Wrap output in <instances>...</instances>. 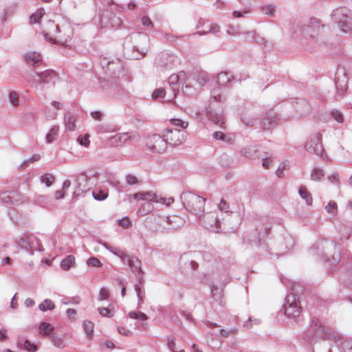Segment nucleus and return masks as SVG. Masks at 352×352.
<instances>
[{
	"label": "nucleus",
	"instance_id": "c85d7f7f",
	"mask_svg": "<svg viewBox=\"0 0 352 352\" xmlns=\"http://www.w3.org/2000/svg\"><path fill=\"white\" fill-rule=\"evenodd\" d=\"M55 305L53 301L50 299H45L41 303L38 305V309L43 311H52L54 309Z\"/></svg>",
	"mask_w": 352,
	"mask_h": 352
},
{
	"label": "nucleus",
	"instance_id": "b1692460",
	"mask_svg": "<svg viewBox=\"0 0 352 352\" xmlns=\"http://www.w3.org/2000/svg\"><path fill=\"white\" fill-rule=\"evenodd\" d=\"M153 201H146V202L142 204L137 211V214L139 217L145 216L153 210Z\"/></svg>",
	"mask_w": 352,
	"mask_h": 352
},
{
	"label": "nucleus",
	"instance_id": "2f4dec72",
	"mask_svg": "<svg viewBox=\"0 0 352 352\" xmlns=\"http://www.w3.org/2000/svg\"><path fill=\"white\" fill-rule=\"evenodd\" d=\"M45 14V10L41 8L36 10V12L33 13L30 16V23L34 24L39 22V20Z\"/></svg>",
	"mask_w": 352,
	"mask_h": 352
},
{
	"label": "nucleus",
	"instance_id": "20e7f679",
	"mask_svg": "<svg viewBox=\"0 0 352 352\" xmlns=\"http://www.w3.org/2000/svg\"><path fill=\"white\" fill-rule=\"evenodd\" d=\"M181 200L184 207L195 215H200L204 211L206 199L201 196L185 192L181 195Z\"/></svg>",
	"mask_w": 352,
	"mask_h": 352
},
{
	"label": "nucleus",
	"instance_id": "f704fd0d",
	"mask_svg": "<svg viewBox=\"0 0 352 352\" xmlns=\"http://www.w3.org/2000/svg\"><path fill=\"white\" fill-rule=\"evenodd\" d=\"M59 127L58 126L54 125L53 126L50 131L46 135V140L47 143H52L56 135H57L58 132Z\"/></svg>",
	"mask_w": 352,
	"mask_h": 352
},
{
	"label": "nucleus",
	"instance_id": "f8f14e48",
	"mask_svg": "<svg viewBox=\"0 0 352 352\" xmlns=\"http://www.w3.org/2000/svg\"><path fill=\"white\" fill-rule=\"evenodd\" d=\"M199 216L200 221L203 223L207 230L216 233L220 232L221 221L215 212H210Z\"/></svg>",
	"mask_w": 352,
	"mask_h": 352
},
{
	"label": "nucleus",
	"instance_id": "c756f323",
	"mask_svg": "<svg viewBox=\"0 0 352 352\" xmlns=\"http://www.w3.org/2000/svg\"><path fill=\"white\" fill-rule=\"evenodd\" d=\"M185 76V72L184 71L180 72L178 74H173L168 78V83L174 87L175 85L179 83L182 78Z\"/></svg>",
	"mask_w": 352,
	"mask_h": 352
},
{
	"label": "nucleus",
	"instance_id": "473e14b6",
	"mask_svg": "<svg viewBox=\"0 0 352 352\" xmlns=\"http://www.w3.org/2000/svg\"><path fill=\"white\" fill-rule=\"evenodd\" d=\"M74 262V256L72 255H69L61 261L60 266L63 270H69Z\"/></svg>",
	"mask_w": 352,
	"mask_h": 352
},
{
	"label": "nucleus",
	"instance_id": "6e6552de",
	"mask_svg": "<svg viewBox=\"0 0 352 352\" xmlns=\"http://www.w3.org/2000/svg\"><path fill=\"white\" fill-rule=\"evenodd\" d=\"M128 200L130 203L139 200L153 201V202L161 203L167 206H170L174 201V199L173 197H158L152 192H138L137 193L129 195Z\"/></svg>",
	"mask_w": 352,
	"mask_h": 352
},
{
	"label": "nucleus",
	"instance_id": "3c124183",
	"mask_svg": "<svg viewBox=\"0 0 352 352\" xmlns=\"http://www.w3.org/2000/svg\"><path fill=\"white\" fill-rule=\"evenodd\" d=\"M109 297V291L106 287H102L99 292L98 300H104Z\"/></svg>",
	"mask_w": 352,
	"mask_h": 352
},
{
	"label": "nucleus",
	"instance_id": "09e8293b",
	"mask_svg": "<svg viewBox=\"0 0 352 352\" xmlns=\"http://www.w3.org/2000/svg\"><path fill=\"white\" fill-rule=\"evenodd\" d=\"M261 9L263 13L270 16H274L275 12L274 7L272 5L264 6Z\"/></svg>",
	"mask_w": 352,
	"mask_h": 352
},
{
	"label": "nucleus",
	"instance_id": "423d86ee",
	"mask_svg": "<svg viewBox=\"0 0 352 352\" xmlns=\"http://www.w3.org/2000/svg\"><path fill=\"white\" fill-rule=\"evenodd\" d=\"M335 21L340 30L344 33H350L352 27V11L346 8L336 9L333 11Z\"/></svg>",
	"mask_w": 352,
	"mask_h": 352
},
{
	"label": "nucleus",
	"instance_id": "8fccbe9b",
	"mask_svg": "<svg viewBox=\"0 0 352 352\" xmlns=\"http://www.w3.org/2000/svg\"><path fill=\"white\" fill-rule=\"evenodd\" d=\"M99 314L102 316L104 317H112L113 316V310L109 309V307L106 308H98Z\"/></svg>",
	"mask_w": 352,
	"mask_h": 352
},
{
	"label": "nucleus",
	"instance_id": "4c0bfd02",
	"mask_svg": "<svg viewBox=\"0 0 352 352\" xmlns=\"http://www.w3.org/2000/svg\"><path fill=\"white\" fill-rule=\"evenodd\" d=\"M222 88L220 87H217L212 89L211 96L214 99V102H221L222 99Z\"/></svg>",
	"mask_w": 352,
	"mask_h": 352
},
{
	"label": "nucleus",
	"instance_id": "39448f33",
	"mask_svg": "<svg viewBox=\"0 0 352 352\" xmlns=\"http://www.w3.org/2000/svg\"><path fill=\"white\" fill-rule=\"evenodd\" d=\"M115 254L122 260L123 263L126 264L136 275L138 277V282L136 284L143 285V271L141 269V261L135 256L127 254L124 252H119Z\"/></svg>",
	"mask_w": 352,
	"mask_h": 352
},
{
	"label": "nucleus",
	"instance_id": "a211bd4d",
	"mask_svg": "<svg viewBox=\"0 0 352 352\" xmlns=\"http://www.w3.org/2000/svg\"><path fill=\"white\" fill-rule=\"evenodd\" d=\"M157 66L164 67L166 69H172L177 63V57L166 52L158 54L155 60Z\"/></svg>",
	"mask_w": 352,
	"mask_h": 352
},
{
	"label": "nucleus",
	"instance_id": "5fc2aeb1",
	"mask_svg": "<svg viewBox=\"0 0 352 352\" xmlns=\"http://www.w3.org/2000/svg\"><path fill=\"white\" fill-rule=\"evenodd\" d=\"M125 179L129 185H135L139 182L138 177L131 174L126 175Z\"/></svg>",
	"mask_w": 352,
	"mask_h": 352
},
{
	"label": "nucleus",
	"instance_id": "338daca9",
	"mask_svg": "<svg viewBox=\"0 0 352 352\" xmlns=\"http://www.w3.org/2000/svg\"><path fill=\"white\" fill-rule=\"evenodd\" d=\"M210 289H211V294L214 297H215L216 296L218 298L221 297V296H222L221 292L219 291L218 288L216 286L212 285Z\"/></svg>",
	"mask_w": 352,
	"mask_h": 352
},
{
	"label": "nucleus",
	"instance_id": "5701e85b",
	"mask_svg": "<svg viewBox=\"0 0 352 352\" xmlns=\"http://www.w3.org/2000/svg\"><path fill=\"white\" fill-rule=\"evenodd\" d=\"M206 80L204 78H201L197 83H195L196 87L193 88L190 82L189 83L186 82V85L183 88V91L186 95H194L196 94L197 89L203 86Z\"/></svg>",
	"mask_w": 352,
	"mask_h": 352
},
{
	"label": "nucleus",
	"instance_id": "72a5a7b5",
	"mask_svg": "<svg viewBox=\"0 0 352 352\" xmlns=\"http://www.w3.org/2000/svg\"><path fill=\"white\" fill-rule=\"evenodd\" d=\"M54 329V327L47 322H42L39 325L40 333L43 336L50 334Z\"/></svg>",
	"mask_w": 352,
	"mask_h": 352
},
{
	"label": "nucleus",
	"instance_id": "0e129e2a",
	"mask_svg": "<svg viewBox=\"0 0 352 352\" xmlns=\"http://www.w3.org/2000/svg\"><path fill=\"white\" fill-rule=\"evenodd\" d=\"M168 349L171 351V352H184V350H181L179 351H176L175 350V342L174 341L173 339H170L169 338H168Z\"/></svg>",
	"mask_w": 352,
	"mask_h": 352
},
{
	"label": "nucleus",
	"instance_id": "7ed1b4c3",
	"mask_svg": "<svg viewBox=\"0 0 352 352\" xmlns=\"http://www.w3.org/2000/svg\"><path fill=\"white\" fill-rule=\"evenodd\" d=\"M27 81L36 89H43V85L54 84L58 79L57 73L53 69H46L43 72H34L26 77Z\"/></svg>",
	"mask_w": 352,
	"mask_h": 352
},
{
	"label": "nucleus",
	"instance_id": "ea45409f",
	"mask_svg": "<svg viewBox=\"0 0 352 352\" xmlns=\"http://www.w3.org/2000/svg\"><path fill=\"white\" fill-rule=\"evenodd\" d=\"M82 326L87 336L90 337L91 336H92L94 327V323L89 320H85L84 321Z\"/></svg>",
	"mask_w": 352,
	"mask_h": 352
},
{
	"label": "nucleus",
	"instance_id": "f257e3e1",
	"mask_svg": "<svg viewBox=\"0 0 352 352\" xmlns=\"http://www.w3.org/2000/svg\"><path fill=\"white\" fill-rule=\"evenodd\" d=\"M307 340L314 343L318 339L331 340L344 352H352V340L344 338L333 329L325 327L318 319L313 320L307 333Z\"/></svg>",
	"mask_w": 352,
	"mask_h": 352
},
{
	"label": "nucleus",
	"instance_id": "052dcab7",
	"mask_svg": "<svg viewBox=\"0 0 352 352\" xmlns=\"http://www.w3.org/2000/svg\"><path fill=\"white\" fill-rule=\"evenodd\" d=\"M325 208L327 212L334 214L337 210V204L335 201H330Z\"/></svg>",
	"mask_w": 352,
	"mask_h": 352
},
{
	"label": "nucleus",
	"instance_id": "864d4df0",
	"mask_svg": "<svg viewBox=\"0 0 352 352\" xmlns=\"http://www.w3.org/2000/svg\"><path fill=\"white\" fill-rule=\"evenodd\" d=\"M41 158V156L39 154H34L32 155V157H31L29 160H25L21 164V166L22 168H24V167H26L28 166V164L30 163H32V162H36V161H38Z\"/></svg>",
	"mask_w": 352,
	"mask_h": 352
},
{
	"label": "nucleus",
	"instance_id": "cd10ccee",
	"mask_svg": "<svg viewBox=\"0 0 352 352\" xmlns=\"http://www.w3.org/2000/svg\"><path fill=\"white\" fill-rule=\"evenodd\" d=\"M19 345H21V348H23L28 352H36L38 346L36 344L31 342L29 340L25 339L23 340V344L18 342Z\"/></svg>",
	"mask_w": 352,
	"mask_h": 352
},
{
	"label": "nucleus",
	"instance_id": "603ef678",
	"mask_svg": "<svg viewBox=\"0 0 352 352\" xmlns=\"http://www.w3.org/2000/svg\"><path fill=\"white\" fill-rule=\"evenodd\" d=\"M80 302V298L78 296H74L71 298H65L62 300V302L65 305L68 304H78Z\"/></svg>",
	"mask_w": 352,
	"mask_h": 352
},
{
	"label": "nucleus",
	"instance_id": "bb28decb",
	"mask_svg": "<svg viewBox=\"0 0 352 352\" xmlns=\"http://www.w3.org/2000/svg\"><path fill=\"white\" fill-rule=\"evenodd\" d=\"M298 193L302 199H305L307 204L310 206L312 204V196L309 192L305 186H301L299 188Z\"/></svg>",
	"mask_w": 352,
	"mask_h": 352
},
{
	"label": "nucleus",
	"instance_id": "13d9d810",
	"mask_svg": "<svg viewBox=\"0 0 352 352\" xmlns=\"http://www.w3.org/2000/svg\"><path fill=\"white\" fill-rule=\"evenodd\" d=\"M87 263L88 265L93 267H99L101 265L100 260L94 256L90 257Z\"/></svg>",
	"mask_w": 352,
	"mask_h": 352
},
{
	"label": "nucleus",
	"instance_id": "a878e982",
	"mask_svg": "<svg viewBox=\"0 0 352 352\" xmlns=\"http://www.w3.org/2000/svg\"><path fill=\"white\" fill-rule=\"evenodd\" d=\"M261 126L263 130H271L276 123L272 118L265 117L260 122Z\"/></svg>",
	"mask_w": 352,
	"mask_h": 352
},
{
	"label": "nucleus",
	"instance_id": "7c9ffc66",
	"mask_svg": "<svg viewBox=\"0 0 352 352\" xmlns=\"http://www.w3.org/2000/svg\"><path fill=\"white\" fill-rule=\"evenodd\" d=\"M220 30V26L217 23H211L207 30L197 31L194 34L206 35L208 33L216 34Z\"/></svg>",
	"mask_w": 352,
	"mask_h": 352
},
{
	"label": "nucleus",
	"instance_id": "c03bdc74",
	"mask_svg": "<svg viewBox=\"0 0 352 352\" xmlns=\"http://www.w3.org/2000/svg\"><path fill=\"white\" fill-rule=\"evenodd\" d=\"M318 246L321 247L322 248H336V244L333 241H328L323 239L318 243Z\"/></svg>",
	"mask_w": 352,
	"mask_h": 352
},
{
	"label": "nucleus",
	"instance_id": "49530a36",
	"mask_svg": "<svg viewBox=\"0 0 352 352\" xmlns=\"http://www.w3.org/2000/svg\"><path fill=\"white\" fill-rule=\"evenodd\" d=\"M92 194H93L94 198L98 201L104 200L108 196L107 192L101 191V190L93 191Z\"/></svg>",
	"mask_w": 352,
	"mask_h": 352
},
{
	"label": "nucleus",
	"instance_id": "37998d69",
	"mask_svg": "<svg viewBox=\"0 0 352 352\" xmlns=\"http://www.w3.org/2000/svg\"><path fill=\"white\" fill-rule=\"evenodd\" d=\"M50 338L54 346L58 348H63V340L61 337L55 334H52L50 336Z\"/></svg>",
	"mask_w": 352,
	"mask_h": 352
},
{
	"label": "nucleus",
	"instance_id": "69168bd1",
	"mask_svg": "<svg viewBox=\"0 0 352 352\" xmlns=\"http://www.w3.org/2000/svg\"><path fill=\"white\" fill-rule=\"evenodd\" d=\"M142 23L144 26H146V27H153V23L151 21V20L150 19V18L148 16H144L142 18Z\"/></svg>",
	"mask_w": 352,
	"mask_h": 352
},
{
	"label": "nucleus",
	"instance_id": "f3484780",
	"mask_svg": "<svg viewBox=\"0 0 352 352\" xmlns=\"http://www.w3.org/2000/svg\"><path fill=\"white\" fill-rule=\"evenodd\" d=\"M0 200L6 204L18 205L26 201V198L17 191L11 190L1 192Z\"/></svg>",
	"mask_w": 352,
	"mask_h": 352
},
{
	"label": "nucleus",
	"instance_id": "79ce46f5",
	"mask_svg": "<svg viewBox=\"0 0 352 352\" xmlns=\"http://www.w3.org/2000/svg\"><path fill=\"white\" fill-rule=\"evenodd\" d=\"M324 176L323 171L320 168H314L311 174V179L314 181H319Z\"/></svg>",
	"mask_w": 352,
	"mask_h": 352
},
{
	"label": "nucleus",
	"instance_id": "aec40b11",
	"mask_svg": "<svg viewBox=\"0 0 352 352\" xmlns=\"http://www.w3.org/2000/svg\"><path fill=\"white\" fill-rule=\"evenodd\" d=\"M27 65L36 67L42 63L41 54L36 52H28L23 55Z\"/></svg>",
	"mask_w": 352,
	"mask_h": 352
},
{
	"label": "nucleus",
	"instance_id": "e433bc0d",
	"mask_svg": "<svg viewBox=\"0 0 352 352\" xmlns=\"http://www.w3.org/2000/svg\"><path fill=\"white\" fill-rule=\"evenodd\" d=\"M134 288L138 299V303H142L144 299V291L143 290V285L135 284Z\"/></svg>",
	"mask_w": 352,
	"mask_h": 352
},
{
	"label": "nucleus",
	"instance_id": "4be33fe9",
	"mask_svg": "<svg viewBox=\"0 0 352 352\" xmlns=\"http://www.w3.org/2000/svg\"><path fill=\"white\" fill-rule=\"evenodd\" d=\"M76 116L71 112L65 114L64 124L65 129L67 131H74L76 130Z\"/></svg>",
	"mask_w": 352,
	"mask_h": 352
},
{
	"label": "nucleus",
	"instance_id": "6e6d98bb",
	"mask_svg": "<svg viewBox=\"0 0 352 352\" xmlns=\"http://www.w3.org/2000/svg\"><path fill=\"white\" fill-rule=\"evenodd\" d=\"M331 116H333L334 120H336L337 122H338L340 123L343 122V121H344L343 115L340 111L334 109L331 111Z\"/></svg>",
	"mask_w": 352,
	"mask_h": 352
},
{
	"label": "nucleus",
	"instance_id": "58836bf2",
	"mask_svg": "<svg viewBox=\"0 0 352 352\" xmlns=\"http://www.w3.org/2000/svg\"><path fill=\"white\" fill-rule=\"evenodd\" d=\"M41 182L44 183L46 186L50 187L54 182V177L50 173H46L41 176Z\"/></svg>",
	"mask_w": 352,
	"mask_h": 352
},
{
	"label": "nucleus",
	"instance_id": "412c9836",
	"mask_svg": "<svg viewBox=\"0 0 352 352\" xmlns=\"http://www.w3.org/2000/svg\"><path fill=\"white\" fill-rule=\"evenodd\" d=\"M129 138L128 133H118L108 139V144L111 146H120L123 145Z\"/></svg>",
	"mask_w": 352,
	"mask_h": 352
},
{
	"label": "nucleus",
	"instance_id": "9d476101",
	"mask_svg": "<svg viewBox=\"0 0 352 352\" xmlns=\"http://www.w3.org/2000/svg\"><path fill=\"white\" fill-rule=\"evenodd\" d=\"M167 142L164 136L153 134L146 138V145L148 150L155 153H163L167 148Z\"/></svg>",
	"mask_w": 352,
	"mask_h": 352
},
{
	"label": "nucleus",
	"instance_id": "dca6fc26",
	"mask_svg": "<svg viewBox=\"0 0 352 352\" xmlns=\"http://www.w3.org/2000/svg\"><path fill=\"white\" fill-rule=\"evenodd\" d=\"M155 221L160 223L163 229L168 230H176L184 224V219L178 216H168L160 220L155 219Z\"/></svg>",
	"mask_w": 352,
	"mask_h": 352
},
{
	"label": "nucleus",
	"instance_id": "bf43d9fd",
	"mask_svg": "<svg viewBox=\"0 0 352 352\" xmlns=\"http://www.w3.org/2000/svg\"><path fill=\"white\" fill-rule=\"evenodd\" d=\"M9 100L10 103H12L14 106H17L19 104L18 96L16 92L11 91L9 94Z\"/></svg>",
	"mask_w": 352,
	"mask_h": 352
},
{
	"label": "nucleus",
	"instance_id": "a19ab883",
	"mask_svg": "<svg viewBox=\"0 0 352 352\" xmlns=\"http://www.w3.org/2000/svg\"><path fill=\"white\" fill-rule=\"evenodd\" d=\"M129 316L131 318L140 320H146L148 318L147 316L141 311H131L129 313Z\"/></svg>",
	"mask_w": 352,
	"mask_h": 352
},
{
	"label": "nucleus",
	"instance_id": "de8ad7c7",
	"mask_svg": "<svg viewBox=\"0 0 352 352\" xmlns=\"http://www.w3.org/2000/svg\"><path fill=\"white\" fill-rule=\"evenodd\" d=\"M165 94H166V91L164 88L156 89L153 91V93L152 94V97L153 99L157 100V99L164 98L165 96Z\"/></svg>",
	"mask_w": 352,
	"mask_h": 352
},
{
	"label": "nucleus",
	"instance_id": "4d7b16f0",
	"mask_svg": "<svg viewBox=\"0 0 352 352\" xmlns=\"http://www.w3.org/2000/svg\"><path fill=\"white\" fill-rule=\"evenodd\" d=\"M229 208V204L227 203V201L223 199H221L219 204H218L219 210L224 212H228Z\"/></svg>",
	"mask_w": 352,
	"mask_h": 352
},
{
	"label": "nucleus",
	"instance_id": "0eeeda50",
	"mask_svg": "<svg viewBox=\"0 0 352 352\" xmlns=\"http://www.w3.org/2000/svg\"><path fill=\"white\" fill-rule=\"evenodd\" d=\"M285 315L288 318H295L300 316L302 308L300 305L298 296L291 292L285 298V302L283 305Z\"/></svg>",
	"mask_w": 352,
	"mask_h": 352
},
{
	"label": "nucleus",
	"instance_id": "4468645a",
	"mask_svg": "<svg viewBox=\"0 0 352 352\" xmlns=\"http://www.w3.org/2000/svg\"><path fill=\"white\" fill-rule=\"evenodd\" d=\"M349 74L346 69L338 66L335 74V85L337 89V94L342 96L347 88Z\"/></svg>",
	"mask_w": 352,
	"mask_h": 352
},
{
	"label": "nucleus",
	"instance_id": "9b49d317",
	"mask_svg": "<svg viewBox=\"0 0 352 352\" xmlns=\"http://www.w3.org/2000/svg\"><path fill=\"white\" fill-rule=\"evenodd\" d=\"M305 148L308 153L322 157L324 148L322 144V134L316 133L311 136L305 143Z\"/></svg>",
	"mask_w": 352,
	"mask_h": 352
},
{
	"label": "nucleus",
	"instance_id": "1a4fd4ad",
	"mask_svg": "<svg viewBox=\"0 0 352 352\" xmlns=\"http://www.w3.org/2000/svg\"><path fill=\"white\" fill-rule=\"evenodd\" d=\"M19 247L31 253L34 251H42L40 240L34 234L25 235L16 241Z\"/></svg>",
	"mask_w": 352,
	"mask_h": 352
},
{
	"label": "nucleus",
	"instance_id": "393cba45",
	"mask_svg": "<svg viewBox=\"0 0 352 352\" xmlns=\"http://www.w3.org/2000/svg\"><path fill=\"white\" fill-rule=\"evenodd\" d=\"M234 78L233 75L228 72H221L217 78V82L219 85H223L231 81Z\"/></svg>",
	"mask_w": 352,
	"mask_h": 352
},
{
	"label": "nucleus",
	"instance_id": "ddd939ff",
	"mask_svg": "<svg viewBox=\"0 0 352 352\" xmlns=\"http://www.w3.org/2000/svg\"><path fill=\"white\" fill-rule=\"evenodd\" d=\"M320 21L316 18H311L307 24L297 25L299 32L305 37H314L319 34Z\"/></svg>",
	"mask_w": 352,
	"mask_h": 352
},
{
	"label": "nucleus",
	"instance_id": "e2e57ef3",
	"mask_svg": "<svg viewBox=\"0 0 352 352\" xmlns=\"http://www.w3.org/2000/svg\"><path fill=\"white\" fill-rule=\"evenodd\" d=\"M89 138V135L88 134H85L83 137L79 138L78 139L79 144L86 147L88 146L90 143Z\"/></svg>",
	"mask_w": 352,
	"mask_h": 352
},
{
	"label": "nucleus",
	"instance_id": "2eb2a0df",
	"mask_svg": "<svg viewBox=\"0 0 352 352\" xmlns=\"http://www.w3.org/2000/svg\"><path fill=\"white\" fill-rule=\"evenodd\" d=\"M164 136L167 144L173 146H177L181 144L185 140L186 132L178 129H167Z\"/></svg>",
	"mask_w": 352,
	"mask_h": 352
},
{
	"label": "nucleus",
	"instance_id": "680f3d73",
	"mask_svg": "<svg viewBox=\"0 0 352 352\" xmlns=\"http://www.w3.org/2000/svg\"><path fill=\"white\" fill-rule=\"evenodd\" d=\"M119 225L123 228H128L131 226V221L129 217H125L119 221Z\"/></svg>",
	"mask_w": 352,
	"mask_h": 352
},
{
	"label": "nucleus",
	"instance_id": "a18cd8bd",
	"mask_svg": "<svg viewBox=\"0 0 352 352\" xmlns=\"http://www.w3.org/2000/svg\"><path fill=\"white\" fill-rule=\"evenodd\" d=\"M170 122L173 126L180 127L183 129H186L188 126V122H184L180 119H171L170 120Z\"/></svg>",
	"mask_w": 352,
	"mask_h": 352
},
{
	"label": "nucleus",
	"instance_id": "f03ea898",
	"mask_svg": "<svg viewBox=\"0 0 352 352\" xmlns=\"http://www.w3.org/2000/svg\"><path fill=\"white\" fill-rule=\"evenodd\" d=\"M43 34L45 40L50 43L70 46L73 28L72 25L65 19L58 23L49 20L43 25Z\"/></svg>",
	"mask_w": 352,
	"mask_h": 352
},
{
	"label": "nucleus",
	"instance_id": "c9c22d12",
	"mask_svg": "<svg viewBox=\"0 0 352 352\" xmlns=\"http://www.w3.org/2000/svg\"><path fill=\"white\" fill-rule=\"evenodd\" d=\"M256 151L255 146L245 147L241 150V154L245 157L252 158Z\"/></svg>",
	"mask_w": 352,
	"mask_h": 352
},
{
	"label": "nucleus",
	"instance_id": "774afa93",
	"mask_svg": "<svg viewBox=\"0 0 352 352\" xmlns=\"http://www.w3.org/2000/svg\"><path fill=\"white\" fill-rule=\"evenodd\" d=\"M118 331L119 333L124 335V336H126L132 334V332L130 330L126 329L124 327H118Z\"/></svg>",
	"mask_w": 352,
	"mask_h": 352
},
{
	"label": "nucleus",
	"instance_id": "6ab92c4d",
	"mask_svg": "<svg viewBox=\"0 0 352 352\" xmlns=\"http://www.w3.org/2000/svg\"><path fill=\"white\" fill-rule=\"evenodd\" d=\"M212 104L210 105L209 109L207 112L208 118L212 121L214 124L219 125L221 128L225 129V118L223 115V112L215 109H213L211 107Z\"/></svg>",
	"mask_w": 352,
	"mask_h": 352
}]
</instances>
